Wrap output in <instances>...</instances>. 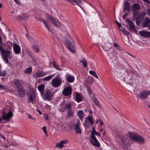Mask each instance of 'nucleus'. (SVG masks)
Listing matches in <instances>:
<instances>
[{"mask_svg":"<svg viewBox=\"0 0 150 150\" xmlns=\"http://www.w3.org/2000/svg\"><path fill=\"white\" fill-rule=\"evenodd\" d=\"M46 20L51 23L54 26L58 28L61 27V23L53 16L47 13L46 14Z\"/></svg>","mask_w":150,"mask_h":150,"instance_id":"nucleus-1","label":"nucleus"},{"mask_svg":"<svg viewBox=\"0 0 150 150\" xmlns=\"http://www.w3.org/2000/svg\"><path fill=\"white\" fill-rule=\"evenodd\" d=\"M146 38H130L129 43L133 46H136L137 44L142 45V44H146L147 43Z\"/></svg>","mask_w":150,"mask_h":150,"instance_id":"nucleus-2","label":"nucleus"},{"mask_svg":"<svg viewBox=\"0 0 150 150\" xmlns=\"http://www.w3.org/2000/svg\"><path fill=\"white\" fill-rule=\"evenodd\" d=\"M63 42L68 48L71 52H75V46L73 40L71 38L69 39H66L64 40Z\"/></svg>","mask_w":150,"mask_h":150,"instance_id":"nucleus-3","label":"nucleus"},{"mask_svg":"<svg viewBox=\"0 0 150 150\" xmlns=\"http://www.w3.org/2000/svg\"><path fill=\"white\" fill-rule=\"evenodd\" d=\"M129 135L130 137L132 140H134L135 142L140 144H144V138L136 134H134L132 133H129Z\"/></svg>","mask_w":150,"mask_h":150,"instance_id":"nucleus-4","label":"nucleus"},{"mask_svg":"<svg viewBox=\"0 0 150 150\" xmlns=\"http://www.w3.org/2000/svg\"><path fill=\"white\" fill-rule=\"evenodd\" d=\"M52 86L54 88H58L60 86L62 83V79L59 76L55 77L53 78L51 82Z\"/></svg>","mask_w":150,"mask_h":150,"instance_id":"nucleus-5","label":"nucleus"},{"mask_svg":"<svg viewBox=\"0 0 150 150\" xmlns=\"http://www.w3.org/2000/svg\"><path fill=\"white\" fill-rule=\"evenodd\" d=\"M150 94V91L147 90H143L141 91L138 95L140 99H146Z\"/></svg>","mask_w":150,"mask_h":150,"instance_id":"nucleus-6","label":"nucleus"},{"mask_svg":"<svg viewBox=\"0 0 150 150\" xmlns=\"http://www.w3.org/2000/svg\"><path fill=\"white\" fill-rule=\"evenodd\" d=\"M66 107L67 110V117L68 118H71L74 115L73 112L71 109V105L70 103H67L66 104Z\"/></svg>","mask_w":150,"mask_h":150,"instance_id":"nucleus-7","label":"nucleus"},{"mask_svg":"<svg viewBox=\"0 0 150 150\" xmlns=\"http://www.w3.org/2000/svg\"><path fill=\"white\" fill-rule=\"evenodd\" d=\"M126 22L127 23V27L128 29L131 32H136V29L134 24L129 19L126 20Z\"/></svg>","mask_w":150,"mask_h":150,"instance_id":"nucleus-8","label":"nucleus"},{"mask_svg":"<svg viewBox=\"0 0 150 150\" xmlns=\"http://www.w3.org/2000/svg\"><path fill=\"white\" fill-rule=\"evenodd\" d=\"M43 98L45 100H47L49 101L51 100L52 99L53 95L49 89L47 90L44 93Z\"/></svg>","mask_w":150,"mask_h":150,"instance_id":"nucleus-9","label":"nucleus"},{"mask_svg":"<svg viewBox=\"0 0 150 150\" xmlns=\"http://www.w3.org/2000/svg\"><path fill=\"white\" fill-rule=\"evenodd\" d=\"M72 91V88L68 86L63 89L62 92V93L65 96H69L71 95Z\"/></svg>","mask_w":150,"mask_h":150,"instance_id":"nucleus-10","label":"nucleus"},{"mask_svg":"<svg viewBox=\"0 0 150 150\" xmlns=\"http://www.w3.org/2000/svg\"><path fill=\"white\" fill-rule=\"evenodd\" d=\"M91 140H90V142H91L92 145L97 147L100 146V143L95 136H94L93 135L91 136Z\"/></svg>","mask_w":150,"mask_h":150,"instance_id":"nucleus-11","label":"nucleus"},{"mask_svg":"<svg viewBox=\"0 0 150 150\" xmlns=\"http://www.w3.org/2000/svg\"><path fill=\"white\" fill-rule=\"evenodd\" d=\"M80 121L78 120H77L76 123L74 125V129L77 134H81V130L80 128Z\"/></svg>","mask_w":150,"mask_h":150,"instance_id":"nucleus-12","label":"nucleus"},{"mask_svg":"<svg viewBox=\"0 0 150 150\" xmlns=\"http://www.w3.org/2000/svg\"><path fill=\"white\" fill-rule=\"evenodd\" d=\"M0 50H1L2 55H3L2 57H6L10 59L11 58V56L10 55V52L9 51L4 49L3 48L0 49Z\"/></svg>","mask_w":150,"mask_h":150,"instance_id":"nucleus-13","label":"nucleus"},{"mask_svg":"<svg viewBox=\"0 0 150 150\" xmlns=\"http://www.w3.org/2000/svg\"><path fill=\"white\" fill-rule=\"evenodd\" d=\"M17 91L18 93V96L20 97L23 98L25 96V90L23 87L17 89Z\"/></svg>","mask_w":150,"mask_h":150,"instance_id":"nucleus-14","label":"nucleus"},{"mask_svg":"<svg viewBox=\"0 0 150 150\" xmlns=\"http://www.w3.org/2000/svg\"><path fill=\"white\" fill-rule=\"evenodd\" d=\"M13 116V114L11 111H9L6 115H3L1 117L4 120H8Z\"/></svg>","mask_w":150,"mask_h":150,"instance_id":"nucleus-15","label":"nucleus"},{"mask_svg":"<svg viewBox=\"0 0 150 150\" xmlns=\"http://www.w3.org/2000/svg\"><path fill=\"white\" fill-rule=\"evenodd\" d=\"M71 4H73V3H75L76 4L80 6L81 8L83 10V8L80 6L79 4H83L85 2V0H67Z\"/></svg>","mask_w":150,"mask_h":150,"instance_id":"nucleus-16","label":"nucleus"},{"mask_svg":"<svg viewBox=\"0 0 150 150\" xmlns=\"http://www.w3.org/2000/svg\"><path fill=\"white\" fill-rule=\"evenodd\" d=\"M14 83L17 89L22 87V81L20 79H16L15 80Z\"/></svg>","mask_w":150,"mask_h":150,"instance_id":"nucleus-17","label":"nucleus"},{"mask_svg":"<svg viewBox=\"0 0 150 150\" xmlns=\"http://www.w3.org/2000/svg\"><path fill=\"white\" fill-rule=\"evenodd\" d=\"M139 34L142 37H150V32L149 31L142 30L139 31Z\"/></svg>","mask_w":150,"mask_h":150,"instance_id":"nucleus-18","label":"nucleus"},{"mask_svg":"<svg viewBox=\"0 0 150 150\" xmlns=\"http://www.w3.org/2000/svg\"><path fill=\"white\" fill-rule=\"evenodd\" d=\"M46 75L45 72H43L42 71H37L34 74L33 77L35 78L39 77H42Z\"/></svg>","mask_w":150,"mask_h":150,"instance_id":"nucleus-19","label":"nucleus"},{"mask_svg":"<svg viewBox=\"0 0 150 150\" xmlns=\"http://www.w3.org/2000/svg\"><path fill=\"white\" fill-rule=\"evenodd\" d=\"M150 23V19L148 17L145 18L142 23V25L144 27H147Z\"/></svg>","mask_w":150,"mask_h":150,"instance_id":"nucleus-20","label":"nucleus"},{"mask_svg":"<svg viewBox=\"0 0 150 150\" xmlns=\"http://www.w3.org/2000/svg\"><path fill=\"white\" fill-rule=\"evenodd\" d=\"M82 94L76 92V101L77 102L79 103L82 101Z\"/></svg>","mask_w":150,"mask_h":150,"instance_id":"nucleus-21","label":"nucleus"},{"mask_svg":"<svg viewBox=\"0 0 150 150\" xmlns=\"http://www.w3.org/2000/svg\"><path fill=\"white\" fill-rule=\"evenodd\" d=\"M13 50L15 53L17 54H19L21 52V48L19 46L16 44L13 46Z\"/></svg>","mask_w":150,"mask_h":150,"instance_id":"nucleus-22","label":"nucleus"},{"mask_svg":"<svg viewBox=\"0 0 150 150\" xmlns=\"http://www.w3.org/2000/svg\"><path fill=\"white\" fill-rule=\"evenodd\" d=\"M35 97V94L34 92H32L30 94V97L28 100V102L29 103H34L33 99Z\"/></svg>","mask_w":150,"mask_h":150,"instance_id":"nucleus-23","label":"nucleus"},{"mask_svg":"<svg viewBox=\"0 0 150 150\" xmlns=\"http://www.w3.org/2000/svg\"><path fill=\"white\" fill-rule=\"evenodd\" d=\"M124 8L123 10H126L128 11L130 10V5L129 3L127 1H125L123 4Z\"/></svg>","mask_w":150,"mask_h":150,"instance_id":"nucleus-24","label":"nucleus"},{"mask_svg":"<svg viewBox=\"0 0 150 150\" xmlns=\"http://www.w3.org/2000/svg\"><path fill=\"white\" fill-rule=\"evenodd\" d=\"M37 88L39 91L40 92L41 95H43L45 89V86L43 84H41L38 86Z\"/></svg>","mask_w":150,"mask_h":150,"instance_id":"nucleus-25","label":"nucleus"},{"mask_svg":"<svg viewBox=\"0 0 150 150\" xmlns=\"http://www.w3.org/2000/svg\"><path fill=\"white\" fill-rule=\"evenodd\" d=\"M77 115L79 117L80 120L82 121L83 118L84 116V113L82 110H79L77 113Z\"/></svg>","mask_w":150,"mask_h":150,"instance_id":"nucleus-26","label":"nucleus"},{"mask_svg":"<svg viewBox=\"0 0 150 150\" xmlns=\"http://www.w3.org/2000/svg\"><path fill=\"white\" fill-rule=\"evenodd\" d=\"M140 7L138 4H135L132 6V11H135L140 9Z\"/></svg>","mask_w":150,"mask_h":150,"instance_id":"nucleus-27","label":"nucleus"},{"mask_svg":"<svg viewBox=\"0 0 150 150\" xmlns=\"http://www.w3.org/2000/svg\"><path fill=\"white\" fill-rule=\"evenodd\" d=\"M12 46V43L10 41H7L5 45V47L7 50H9L11 49Z\"/></svg>","mask_w":150,"mask_h":150,"instance_id":"nucleus-28","label":"nucleus"},{"mask_svg":"<svg viewBox=\"0 0 150 150\" xmlns=\"http://www.w3.org/2000/svg\"><path fill=\"white\" fill-rule=\"evenodd\" d=\"M134 14L133 15V19L134 20H137L138 19H139V13L138 11H133Z\"/></svg>","mask_w":150,"mask_h":150,"instance_id":"nucleus-29","label":"nucleus"},{"mask_svg":"<svg viewBox=\"0 0 150 150\" xmlns=\"http://www.w3.org/2000/svg\"><path fill=\"white\" fill-rule=\"evenodd\" d=\"M32 48L33 51L36 53L38 52L40 50L39 46L36 45L32 46Z\"/></svg>","mask_w":150,"mask_h":150,"instance_id":"nucleus-30","label":"nucleus"},{"mask_svg":"<svg viewBox=\"0 0 150 150\" xmlns=\"http://www.w3.org/2000/svg\"><path fill=\"white\" fill-rule=\"evenodd\" d=\"M122 142L123 144L126 146H128L129 144V140L124 138H122Z\"/></svg>","mask_w":150,"mask_h":150,"instance_id":"nucleus-31","label":"nucleus"},{"mask_svg":"<svg viewBox=\"0 0 150 150\" xmlns=\"http://www.w3.org/2000/svg\"><path fill=\"white\" fill-rule=\"evenodd\" d=\"M67 81L70 83L73 82L74 80V77L71 75H67Z\"/></svg>","mask_w":150,"mask_h":150,"instance_id":"nucleus-32","label":"nucleus"},{"mask_svg":"<svg viewBox=\"0 0 150 150\" xmlns=\"http://www.w3.org/2000/svg\"><path fill=\"white\" fill-rule=\"evenodd\" d=\"M54 67L57 70L59 71H61L62 70V68H60L58 64H56V62L55 61L53 62Z\"/></svg>","mask_w":150,"mask_h":150,"instance_id":"nucleus-33","label":"nucleus"},{"mask_svg":"<svg viewBox=\"0 0 150 150\" xmlns=\"http://www.w3.org/2000/svg\"><path fill=\"white\" fill-rule=\"evenodd\" d=\"M80 62L82 63L83 67L85 68L87 66V63L86 60L84 58H82V59H80Z\"/></svg>","mask_w":150,"mask_h":150,"instance_id":"nucleus-34","label":"nucleus"},{"mask_svg":"<svg viewBox=\"0 0 150 150\" xmlns=\"http://www.w3.org/2000/svg\"><path fill=\"white\" fill-rule=\"evenodd\" d=\"M120 30L122 31V33L124 34L127 35H130V33L128 32L123 27H121Z\"/></svg>","mask_w":150,"mask_h":150,"instance_id":"nucleus-35","label":"nucleus"},{"mask_svg":"<svg viewBox=\"0 0 150 150\" xmlns=\"http://www.w3.org/2000/svg\"><path fill=\"white\" fill-rule=\"evenodd\" d=\"M93 102L95 103L96 105H97L98 107H100V104L99 101L94 96V98L93 99Z\"/></svg>","mask_w":150,"mask_h":150,"instance_id":"nucleus-36","label":"nucleus"},{"mask_svg":"<svg viewBox=\"0 0 150 150\" xmlns=\"http://www.w3.org/2000/svg\"><path fill=\"white\" fill-rule=\"evenodd\" d=\"M32 67H29L27 68L25 70V73L27 74H30L32 71Z\"/></svg>","mask_w":150,"mask_h":150,"instance_id":"nucleus-37","label":"nucleus"},{"mask_svg":"<svg viewBox=\"0 0 150 150\" xmlns=\"http://www.w3.org/2000/svg\"><path fill=\"white\" fill-rule=\"evenodd\" d=\"M55 74H52L50 76L45 77L44 79H43V80L46 81H49L55 75Z\"/></svg>","mask_w":150,"mask_h":150,"instance_id":"nucleus-38","label":"nucleus"},{"mask_svg":"<svg viewBox=\"0 0 150 150\" xmlns=\"http://www.w3.org/2000/svg\"><path fill=\"white\" fill-rule=\"evenodd\" d=\"M146 14V13L145 11H143L142 12H141L140 13V14H139V18L142 20L143 18H144V16H145V15Z\"/></svg>","mask_w":150,"mask_h":150,"instance_id":"nucleus-39","label":"nucleus"},{"mask_svg":"<svg viewBox=\"0 0 150 150\" xmlns=\"http://www.w3.org/2000/svg\"><path fill=\"white\" fill-rule=\"evenodd\" d=\"M6 71L5 70H0V76H6Z\"/></svg>","mask_w":150,"mask_h":150,"instance_id":"nucleus-40","label":"nucleus"},{"mask_svg":"<svg viewBox=\"0 0 150 150\" xmlns=\"http://www.w3.org/2000/svg\"><path fill=\"white\" fill-rule=\"evenodd\" d=\"M86 119L87 118H88V121L92 125H93V118L90 116H88V117H86Z\"/></svg>","mask_w":150,"mask_h":150,"instance_id":"nucleus-41","label":"nucleus"},{"mask_svg":"<svg viewBox=\"0 0 150 150\" xmlns=\"http://www.w3.org/2000/svg\"><path fill=\"white\" fill-rule=\"evenodd\" d=\"M40 21H42L43 23L45 25V27L49 31H50L49 27L48 25L46 22L42 19H41Z\"/></svg>","mask_w":150,"mask_h":150,"instance_id":"nucleus-42","label":"nucleus"},{"mask_svg":"<svg viewBox=\"0 0 150 150\" xmlns=\"http://www.w3.org/2000/svg\"><path fill=\"white\" fill-rule=\"evenodd\" d=\"M64 146V145H63L62 143H61V142H59L57 144L56 147H58L60 148H62Z\"/></svg>","mask_w":150,"mask_h":150,"instance_id":"nucleus-43","label":"nucleus"},{"mask_svg":"<svg viewBox=\"0 0 150 150\" xmlns=\"http://www.w3.org/2000/svg\"><path fill=\"white\" fill-rule=\"evenodd\" d=\"M113 45L114 47L116 48L117 50H120L119 46L117 43H114L113 44Z\"/></svg>","mask_w":150,"mask_h":150,"instance_id":"nucleus-44","label":"nucleus"},{"mask_svg":"<svg viewBox=\"0 0 150 150\" xmlns=\"http://www.w3.org/2000/svg\"><path fill=\"white\" fill-rule=\"evenodd\" d=\"M66 104H65V106H64V107H62L60 109H59V111L62 112H64V111L65 110V109H67V108L66 107Z\"/></svg>","mask_w":150,"mask_h":150,"instance_id":"nucleus-45","label":"nucleus"},{"mask_svg":"<svg viewBox=\"0 0 150 150\" xmlns=\"http://www.w3.org/2000/svg\"><path fill=\"white\" fill-rule=\"evenodd\" d=\"M29 17V15L27 14H23V19L26 20Z\"/></svg>","mask_w":150,"mask_h":150,"instance_id":"nucleus-46","label":"nucleus"},{"mask_svg":"<svg viewBox=\"0 0 150 150\" xmlns=\"http://www.w3.org/2000/svg\"><path fill=\"white\" fill-rule=\"evenodd\" d=\"M16 18L18 20L20 21H21L23 19V17L20 16H18Z\"/></svg>","mask_w":150,"mask_h":150,"instance_id":"nucleus-47","label":"nucleus"},{"mask_svg":"<svg viewBox=\"0 0 150 150\" xmlns=\"http://www.w3.org/2000/svg\"><path fill=\"white\" fill-rule=\"evenodd\" d=\"M95 135H96L98 136H99V137L100 136V133L99 132H97L96 131V132H95L93 134H91V136H93V135L94 136H95Z\"/></svg>","mask_w":150,"mask_h":150,"instance_id":"nucleus-48","label":"nucleus"},{"mask_svg":"<svg viewBox=\"0 0 150 150\" xmlns=\"http://www.w3.org/2000/svg\"><path fill=\"white\" fill-rule=\"evenodd\" d=\"M3 60L4 61V62H6V63H8V57H2Z\"/></svg>","mask_w":150,"mask_h":150,"instance_id":"nucleus-49","label":"nucleus"},{"mask_svg":"<svg viewBox=\"0 0 150 150\" xmlns=\"http://www.w3.org/2000/svg\"><path fill=\"white\" fill-rule=\"evenodd\" d=\"M61 143H62L63 145V144L67 143L68 142V141L67 139H65L64 140H62L61 141Z\"/></svg>","mask_w":150,"mask_h":150,"instance_id":"nucleus-50","label":"nucleus"},{"mask_svg":"<svg viewBox=\"0 0 150 150\" xmlns=\"http://www.w3.org/2000/svg\"><path fill=\"white\" fill-rule=\"evenodd\" d=\"M136 20V23L137 25H139L140 24V22L142 20L140 18L138 19L137 20Z\"/></svg>","mask_w":150,"mask_h":150,"instance_id":"nucleus-51","label":"nucleus"},{"mask_svg":"<svg viewBox=\"0 0 150 150\" xmlns=\"http://www.w3.org/2000/svg\"><path fill=\"white\" fill-rule=\"evenodd\" d=\"M89 73L90 74L92 75L93 76H95V75L96 74V73L95 71H89Z\"/></svg>","mask_w":150,"mask_h":150,"instance_id":"nucleus-52","label":"nucleus"},{"mask_svg":"<svg viewBox=\"0 0 150 150\" xmlns=\"http://www.w3.org/2000/svg\"><path fill=\"white\" fill-rule=\"evenodd\" d=\"M4 35L2 33V31L0 30V38H4Z\"/></svg>","mask_w":150,"mask_h":150,"instance_id":"nucleus-53","label":"nucleus"},{"mask_svg":"<svg viewBox=\"0 0 150 150\" xmlns=\"http://www.w3.org/2000/svg\"><path fill=\"white\" fill-rule=\"evenodd\" d=\"M3 45V43L2 41L1 38H0V49H1L2 48V46Z\"/></svg>","mask_w":150,"mask_h":150,"instance_id":"nucleus-54","label":"nucleus"},{"mask_svg":"<svg viewBox=\"0 0 150 150\" xmlns=\"http://www.w3.org/2000/svg\"><path fill=\"white\" fill-rule=\"evenodd\" d=\"M42 129L43 130V131L44 132H45V134H46V132H47V131L46 130V127L45 126H43L42 127Z\"/></svg>","mask_w":150,"mask_h":150,"instance_id":"nucleus-55","label":"nucleus"},{"mask_svg":"<svg viewBox=\"0 0 150 150\" xmlns=\"http://www.w3.org/2000/svg\"><path fill=\"white\" fill-rule=\"evenodd\" d=\"M11 145L12 146H16L18 145V144L15 142H11Z\"/></svg>","mask_w":150,"mask_h":150,"instance_id":"nucleus-56","label":"nucleus"},{"mask_svg":"<svg viewBox=\"0 0 150 150\" xmlns=\"http://www.w3.org/2000/svg\"><path fill=\"white\" fill-rule=\"evenodd\" d=\"M125 42L126 43L127 42H130V38H125Z\"/></svg>","mask_w":150,"mask_h":150,"instance_id":"nucleus-57","label":"nucleus"},{"mask_svg":"<svg viewBox=\"0 0 150 150\" xmlns=\"http://www.w3.org/2000/svg\"><path fill=\"white\" fill-rule=\"evenodd\" d=\"M96 130L94 127H92V131H91V133L92 134H93L95 132H96Z\"/></svg>","mask_w":150,"mask_h":150,"instance_id":"nucleus-58","label":"nucleus"},{"mask_svg":"<svg viewBox=\"0 0 150 150\" xmlns=\"http://www.w3.org/2000/svg\"><path fill=\"white\" fill-rule=\"evenodd\" d=\"M36 111H37L38 112H39V113L40 114V115H42V113L41 112V111L39 110V109H37L36 110Z\"/></svg>","mask_w":150,"mask_h":150,"instance_id":"nucleus-59","label":"nucleus"},{"mask_svg":"<svg viewBox=\"0 0 150 150\" xmlns=\"http://www.w3.org/2000/svg\"><path fill=\"white\" fill-rule=\"evenodd\" d=\"M28 118L30 119H33V117L31 115H30V114H28Z\"/></svg>","mask_w":150,"mask_h":150,"instance_id":"nucleus-60","label":"nucleus"},{"mask_svg":"<svg viewBox=\"0 0 150 150\" xmlns=\"http://www.w3.org/2000/svg\"><path fill=\"white\" fill-rule=\"evenodd\" d=\"M0 88L4 90V87L3 85L0 84Z\"/></svg>","mask_w":150,"mask_h":150,"instance_id":"nucleus-61","label":"nucleus"},{"mask_svg":"<svg viewBox=\"0 0 150 150\" xmlns=\"http://www.w3.org/2000/svg\"><path fill=\"white\" fill-rule=\"evenodd\" d=\"M117 23L118 24V26L119 27V29L120 30L121 29V28H120L121 27H123L122 26V25L119 23L117 22Z\"/></svg>","mask_w":150,"mask_h":150,"instance_id":"nucleus-62","label":"nucleus"},{"mask_svg":"<svg viewBox=\"0 0 150 150\" xmlns=\"http://www.w3.org/2000/svg\"><path fill=\"white\" fill-rule=\"evenodd\" d=\"M15 2L17 4H20V2L18 0H14Z\"/></svg>","mask_w":150,"mask_h":150,"instance_id":"nucleus-63","label":"nucleus"},{"mask_svg":"<svg viewBox=\"0 0 150 150\" xmlns=\"http://www.w3.org/2000/svg\"><path fill=\"white\" fill-rule=\"evenodd\" d=\"M65 35H66V36H65L66 38H69V37H70L69 35L67 33H66L65 34Z\"/></svg>","mask_w":150,"mask_h":150,"instance_id":"nucleus-64","label":"nucleus"}]
</instances>
